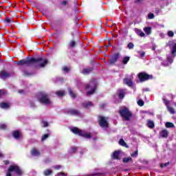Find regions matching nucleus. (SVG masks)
I'll use <instances>...</instances> for the list:
<instances>
[{"label": "nucleus", "instance_id": "13d9d810", "mask_svg": "<svg viewBox=\"0 0 176 176\" xmlns=\"http://www.w3.org/2000/svg\"><path fill=\"white\" fill-rule=\"evenodd\" d=\"M18 93H19L20 94H23V93H24V90L23 89L19 90Z\"/></svg>", "mask_w": 176, "mask_h": 176}, {"label": "nucleus", "instance_id": "dca6fc26", "mask_svg": "<svg viewBox=\"0 0 176 176\" xmlns=\"http://www.w3.org/2000/svg\"><path fill=\"white\" fill-rule=\"evenodd\" d=\"M92 71L93 67L85 68L82 69V74H83V75H89V74H90V72H92Z\"/></svg>", "mask_w": 176, "mask_h": 176}, {"label": "nucleus", "instance_id": "6e6d98bb", "mask_svg": "<svg viewBox=\"0 0 176 176\" xmlns=\"http://www.w3.org/2000/svg\"><path fill=\"white\" fill-rule=\"evenodd\" d=\"M30 107L31 108L35 107V104L34 102H30Z\"/></svg>", "mask_w": 176, "mask_h": 176}, {"label": "nucleus", "instance_id": "20e7f679", "mask_svg": "<svg viewBox=\"0 0 176 176\" xmlns=\"http://www.w3.org/2000/svg\"><path fill=\"white\" fill-rule=\"evenodd\" d=\"M118 113L124 120L129 122L131 117L133 116V113L129 110L127 108L124 107L118 111Z\"/></svg>", "mask_w": 176, "mask_h": 176}, {"label": "nucleus", "instance_id": "3c124183", "mask_svg": "<svg viewBox=\"0 0 176 176\" xmlns=\"http://www.w3.org/2000/svg\"><path fill=\"white\" fill-rule=\"evenodd\" d=\"M43 127H47L49 126V122H43Z\"/></svg>", "mask_w": 176, "mask_h": 176}, {"label": "nucleus", "instance_id": "f704fd0d", "mask_svg": "<svg viewBox=\"0 0 176 176\" xmlns=\"http://www.w3.org/2000/svg\"><path fill=\"white\" fill-rule=\"evenodd\" d=\"M62 71H63V72H66L67 74H68V72H69V68L67 66H64L62 68Z\"/></svg>", "mask_w": 176, "mask_h": 176}, {"label": "nucleus", "instance_id": "bb28decb", "mask_svg": "<svg viewBox=\"0 0 176 176\" xmlns=\"http://www.w3.org/2000/svg\"><path fill=\"white\" fill-rule=\"evenodd\" d=\"M65 94V91H57L56 92V95L58 97H63V96H64Z\"/></svg>", "mask_w": 176, "mask_h": 176}, {"label": "nucleus", "instance_id": "c03bdc74", "mask_svg": "<svg viewBox=\"0 0 176 176\" xmlns=\"http://www.w3.org/2000/svg\"><path fill=\"white\" fill-rule=\"evenodd\" d=\"M168 36H170V38H173V36H174V32L173 31H168Z\"/></svg>", "mask_w": 176, "mask_h": 176}, {"label": "nucleus", "instance_id": "c756f323", "mask_svg": "<svg viewBox=\"0 0 176 176\" xmlns=\"http://www.w3.org/2000/svg\"><path fill=\"white\" fill-rule=\"evenodd\" d=\"M52 174H53V171L51 170L47 169L44 171V175L45 176L52 175Z\"/></svg>", "mask_w": 176, "mask_h": 176}, {"label": "nucleus", "instance_id": "ea45409f", "mask_svg": "<svg viewBox=\"0 0 176 176\" xmlns=\"http://www.w3.org/2000/svg\"><path fill=\"white\" fill-rule=\"evenodd\" d=\"M76 151H78V148L76 146L71 147V153H76Z\"/></svg>", "mask_w": 176, "mask_h": 176}, {"label": "nucleus", "instance_id": "7c9ffc66", "mask_svg": "<svg viewBox=\"0 0 176 176\" xmlns=\"http://www.w3.org/2000/svg\"><path fill=\"white\" fill-rule=\"evenodd\" d=\"M167 109L169 111L170 113H173V115L174 113H175V111H174V108L170 106H167Z\"/></svg>", "mask_w": 176, "mask_h": 176}, {"label": "nucleus", "instance_id": "e2e57ef3", "mask_svg": "<svg viewBox=\"0 0 176 176\" xmlns=\"http://www.w3.org/2000/svg\"><path fill=\"white\" fill-rule=\"evenodd\" d=\"M138 1V2H141V1H142V0H137Z\"/></svg>", "mask_w": 176, "mask_h": 176}, {"label": "nucleus", "instance_id": "603ef678", "mask_svg": "<svg viewBox=\"0 0 176 176\" xmlns=\"http://www.w3.org/2000/svg\"><path fill=\"white\" fill-rule=\"evenodd\" d=\"M4 164H6V166H8V164H10V162L9 160H6L4 161Z\"/></svg>", "mask_w": 176, "mask_h": 176}, {"label": "nucleus", "instance_id": "9d476101", "mask_svg": "<svg viewBox=\"0 0 176 176\" xmlns=\"http://www.w3.org/2000/svg\"><path fill=\"white\" fill-rule=\"evenodd\" d=\"M120 57V54L119 53H116L114 54L112 56H111L109 59V64L110 65H113V64H115L118 60H119Z\"/></svg>", "mask_w": 176, "mask_h": 176}, {"label": "nucleus", "instance_id": "37998d69", "mask_svg": "<svg viewBox=\"0 0 176 176\" xmlns=\"http://www.w3.org/2000/svg\"><path fill=\"white\" fill-rule=\"evenodd\" d=\"M23 75L24 76H31V75H32V73L25 71L23 72Z\"/></svg>", "mask_w": 176, "mask_h": 176}, {"label": "nucleus", "instance_id": "423d86ee", "mask_svg": "<svg viewBox=\"0 0 176 176\" xmlns=\"http://www.w3.org/2000/svg\"><path fill=\"white\" fill-rule=\"evenodd\" d=\"M38 100L41 104H45L47 105L50 104V99L49 95L45 92H39L38 94Z\"/></svg>", "mask_w": 176, "mask_h": 176}, {"label": "nucleus", "instance_id": "f8f14e48", "mask_svg": "<svg viewBox=\"0 0 176 176\" xmlns=\"http://www.w3.org/2000/svg\"><path fill=\"white\" fill-rule=\"evenodd\" d=\"M160 136L162 138H167L168 137V131L167 129H164L160 132Z\"/></svg>", "mask_w": 176, "mask_h": 176}, {"label": "nucleus", "instance_id": "6ab92c4d", "mask_svg": "<svg viewBox=\"0 0 176 176\" xmlns=\"http://www.w3.org/2000/svg\"><path fill=\"white\" fill-rule=\"evenodd\" d=\"M67 90L72 98H76V94L74 93V91H72V89H71V87H68Z\"/></svg>", "mask_w": 176, "mask_h": 176}, {"label": "nucleus", "instance_id": "4d7b16f0", "mask_svg": "<svg viewBox=\"0 0 176 176\" xmlns=\"http://www.w3.org/2000/svg\"><path fill=\"white\" fill-rule=\"evenodd\" d=\"M5 21H6L7 23H10L11 20L9 18H6Z\"/></svg>", "mask_w": 176, "mask_h": 176}, {"label": "nucleus", "instance_id": "5fc2aeb1", "mask_svg": "<svg viewBox=\"0 0 176 176\" xmlns=\"http://www.w3.org/2000/svg\"><path fill=\"white\" fill-rule=\"evenodd\" d=\"M168 46L169 47H171V46H173V41H169L168 43Z\"/></svg>", "mask_w": 176, "mask_h": 176}, {"label": "nucleus", "instance_id": "ddd939ff", "mask_svg": "<svg viewBox=\"0 0 176 176\" xmlns=\"http://www.w3.org/2000/svg\"><path fill=\"white\" fill-rule=\"evenodd\" d=\"M120 154V151H116L113 153L112 159L113 160H120V157H119V155Z\"/></svg>", "mask_w": 176, "mask_h": 176}, {"label": "nucleus", "instance_id": "1a4fd4ad", "mask_svg": "<svg viewBox=\"0 0 176 176\" xmlns=\"http://www.w3.org/2000/svg\"><path fill=\"white\" fill-rule=\"evenodd\" d=\"M10 76H12V74L6 69H2L0 71V79H2V80H6V79H8Z\"/></svg>", "mask_w": 176, "mask_h": 176}, {"label": "nucleus", "instance_id": "c9c22d12", "mask_svg": "<svg viewBox=\"0 0 176 176\" xmlns=\"http://www.w3.org/2000/svg\"><path fill=\"white\" fill-rule=\"evenodd\" d=\"M138 104L139 105V107H144V100H142V99H140L138 101Z\"/></svg>", "mask_w": 176, "mask_h": 176}, {"label": "nucleus", "instance_id": "09e8293b", "mask_svg": "<svg viewBox=\"0 0 176 176\" xmlns=\"http://www.w3.org/2000/svg\"><path fill=\"white\" fill-rule=\"evenodd\" d=\"M67 3H68V1H63L61 3V5H63V6H67Z\"/></svg>", "mask_w": 176, "mask_h": 176}, {"label": "nucleus", "instance_id": "cd10ccee", "mask_svg": "<svg viewBox=\"0 0 176 176\" xmlns=\"http://www.w3.org/2000/svg\"><path fill=\"white\" fill-rule=\"evenodd\" d=\"M147 126L149 129H153L155 127V123L152 120H148L147 122Z\"/></svg>", "mask_w": 176, "mask_h": 176}, {"label": "nucleus", "instance_id": "2f4dec72", "mask_svg": "<svg viewBox=\"0 0 176 176\" xmlns=\"http://www.w3.org/2000/svg\"><path fill=\"white\" fill-rule=\"evenodd\" d=\"M47 138H49V134L43 135L41 137V142H43V141H45V140H47Z\"/></svg>", "mask_w": 176, "mask_h": 176}, {"label": "nucleus", "instance_id": "72a5a7b5", "mask_svg": "<svg viewBox=\"0 0 176 176\" xmlns=\"http://www.w3.org/2000/svg\"><path fill=\"white\" fill-rule=\"evenodd\" d=\"M127 47H128V49L131 50L134 49V44L133 43H129V44L127 45Z\"/></svg>", "mask_w": 176, "mask_h": 176}, {"label": "nucleus", "instance_id": "bf43d9fd", "mask_svg": "<svg viewBox=\"0 0 176 176\" xmlns=\"http://www.w3.org/2000/svg\"><path fill=\"white\" fill-rule=\"evenodd\" d=\"M160 10H156V11H155V13H157V14L160 13Z\"/></svg>", "mask_w": 176, "mask_h": 176}, {"label": "nucleus", "instance_id": "052dcab7", "mask_svg": "<svg viewBox=\"0 0 176 176\" xmlns=\"http://www.w3.org/2000/svg\"><path fill=\"white\" fill-rule=\"evenodd\" d=\"M3 156L2 153H0V157H2Z\"/></svg>", "mask_w": 176, "mask_h": 176}, {"label": "nucleus", "instance_id": "a878e982", "mask_svg": "<svg viewBox=\"0 0 176 176\" xmlns=\"http://www.w3.org/2000/svg\"><path fill=\"white\" fill-rule=\"evenodd\" d=\"M129 61H130V57L129 56H124L122 59V64L124 65H126V64H127V63H129Z\"/></svg>", "mask_w": 176, "mask_h": 176}, {"label": "nucleus", "instance_id": "7ed1b4c3", "mask_svg": "<svg viewBox=\"0 0 176 176\" xmlns=\"http://www.w3.org/2000/svg\"><path fill=\"white\" fill-rule=\"evenodd\" d=\"M89 89L90 90L87 92V96H91V94L96 93V90H97V81H96V79H91L89 83L85 85V90H89Z\"/></svg>", "mask_w": 176, "mask_h": 176}, {"label": "nucleus", "instance_id": "412c9836", "mask_svg": "<svg viewBox=\"0 0 176 176\" xmlns=\"http://www.w3.org/2000/svg\"><path fill=\"white\" fill-rule=\"evenodd\" d=\"M31 155L32 156H39L41 155V153L39 151L36 150V148H33L31 151Z\"/></svg>", "mask_w": 176, "mask_h": 176}, {"label": "nucleus", "instance_id": "aec40b11", "mask_svg": "<svg viewBox=\"0 0 176 176\" xmlns=\"http://www.w3.org/2000/svg\"><path fill=\"white\" fill-rule=\"evenodd\" d=\"M0 107L3 109H8V108H9V107H10V104L8 102H1L0 103Z\"/></svg>", "mask_w": 176, "mask_h": 176}, {"label": "nucleus", "instance_id": "6e6552de", "mask_svg": "<svg viewBox=\"0 0 176 176\" xmlns=\"http://www.w3.org/2000/svg\"><path fill=\"white\" fill-rule=\"evenodd\" d=\"M98 122L100 127H102V129H104V127L108 128L109 126V124L108 123V118L107 117L99 116L98 117Z\"/></svg>", "mask_w": 176, "mask_h": 176}, {"label": "nucleus", "instance_id": "0eeeda50", "mask_svg": "<svg viewBox=\"0 0 176 176\" xmlns=\"http://www.w3.org/2000/svg\"><path fill=\"white\" fill-rule=\"evenodd\" d=\"M138 78L140 80V82H142L153 79V76L152 74H148L146 72H140L138 74Z\"/></svg>", "mask_w": 176, "mask_h": 176}, {"label": "nucleus", "instance_id": "a211bd4d", "mask_svg": "<svg viewBox=\"0 0 176 176\" xmlns=\"http://www.w3.org/2000/svg\"><path fill=\"white\" fill-rule=\"evenodd\" d=\"M144 31L146 35H151L152 34V28L146 27L144 28Z\"/></svg>", "mask_w": 176, "mask_h": 176}, {"label": "nucleus", "instance_id": "f3484780", "mask_svg": "<svg viewBox=\"0 0 176 176\" xmlns=\"http://www.w3.org/2000/svg\"><path fill=\"white\" fill-rule=\"evenodd\" d=\"M12 137H14V138H15V140H20V131H14L12 133Z\"/></svg>", "mask_w": 176, "mask_h": 176}, {"label": "nucleus", "instance_id": "5701e85b", "mask_svg": "<svg viewBox=\"0 0 176 176\" xmlns=\"http://www.w3.org/2000/svg\"><path fill=\"white\" fill-rule=\"evenodd\" d=\"M135 32H136L137 35H139V36H141L142 38H144V36H145V33L142 32L141 30H140V29H136Z\"/></svg>", "mask_w": 176, "mask_h": 176}, {"label": "nucleus", "instance_id": "2eb2a0df", "mask_svg": "<svg viewBox=\"0 0 176 176\" xmlns=\"http://www.w3.org/2000/svg\"><path fill=\"white\" fill-rule=\"evenodd\" d=\"M93 102H82V106L85 108V109H89V107H94Z\"/></svg>", "mask_w": 176, "mask_h": 176}, {"label": "nucleus", "instance_id": "a18cd8bd", "mask_svg": "<svg viewBox=\"0 0 176 176\" xmlns=\"http://www.w3.org/2000/svg\"><path fill=\"white\" fill-rule=\"evenodd\" d=\"M6 124H3L0 125V130H6Z\"/></svg>", "mask_w": 176, "mask_h": 176}, {"label": "nucleus", "instance_id": "864d4df0", "mask_svg": "<svg viewBox=\"0 0 176 176\" xmlns=\"http://www.w3.org/2000/svg\"><path fill=\"white\" fill-rule=\"evenodd\" d=\"M140 57H145V52H142L140 53Z\"/></svg>", "mask_w": 176, "mask_h": 176}, {"label": "nucleus", "instance_id": "49530a36", "mask_svg": "<svg viewBox=\"0 0 176 176\" xmlns=\"http://www.w3.org/2000/svg\"><path fill=\"white\" fill-rule=\"evenodd\" d=\"M56 175L57 176H67V175L64 172H60V173H57Z\"/></svg>", "mask_w": 176, "mask_h": 176}, {"label": "nucleus", "instance_id": "4468645a", "mask_svg": "<svg viewBox=\"0 0 176 176\" xmlns=\"http://www.w3.org/2000/svg\"><path fill=\"white\" fill-rule=\"evenodd\" d=\"M124 82L129 87H133V86H134V82L129 78H124Z\"/></svg>", "mask_w": 176, "mask_h": 176}, {"label": "nucleus", "instance_id": "4be33fe9", "mask_svg": "<svg viewBox=\"0 0 176 176\" xmlns=\"http://www.w3.org/2000/svg\"><path fill=\"white\" fill-rule=\"evenodd\" d=\"M126 94V93H124V90L123 89H120L119 91V93H118V98L122 100L123 98H124V95Z\"/></svg>", "mask_w": 176, "mask_h": 176}, {"label": "nucleus", "instance_id": "8fccbe9b", "mask_svg": "<svg viewBox=\"0 0 176 176\" xmlns=\"http://www.w3.org/2000/svg\"><path fill=\"white\" fill-rule=\"evenodd\" d=\"M54 168L55 170H60V168H61V166H60V165H56V166H55L54 167Z\"/></svg>", "mask_w": 176, "mask_h": 176}, {"label": "nucleus", "instance_id": "79ce46f5", "mask_svg": "<svg viewBox=\"0 0 176 176\" xmlns=\"http://www.w3.org/2000/svg\"><path fill=\"white\" fill-rule=\"evenodd\" d=\"M176 53V43L173 44V50H172V54H175Z\"/></svg>", "mask_w": 176, "mask_h": 176}, {"label": "nucleus", "instance_id": "f03ea898", "mask_svg": "<svg viewBox=\"0 0 176 176\" xmlns=\"http://www.w3.org/2000/svg\"><path fill=\"white\" fill-rule=\"evenodd\" d=\"M71 131L73 132L76 135H79L80 137H83L87 140H90L91 138V133L87 132L85 130H81L76 126L73 127L71 129Z\"/></svg>", "mask_w": 176, "mask_h": 176}, {"label": "nucleus", "instance_id": "f257e3e1", "mask_svg": "<svg viewBox=\"0 0 176 176\" xmlns=\"http://www.w3.org/2000/svg\"><path fill=\"white\" fill-rule=\"evenodd\" d=\"M17 65H27L30 67L31 64H38L40 68H45L47 64H49V60L47 58H43V57L34 58V57H26L25 58L18 60L16 63Z\"/></svg>", "mask_w": 176, "mask_h": 176}, {"label": "nucleus", "instance_id": "680f3d73", "mask_svg": "<svg viewBox=\"0 0 176 176\" xmlns=\"http://www.w3.org/2000/svg\"><path fill=\"white\" fill-rule=\"evenodd\" d=\"M100 108H104V104H102V105H100Z\"/></svg>", "mask_w": 176, "mask_h": 176}, {"label": "nucleus", "instance_id": "58836bf2", "mask_svg": "<svg viewBox=\"0 0 176 176\" xmlns=\"http://www.w3.org/2000/svg\"><path fill=\"white\" fill-rule=\"evenodd\" d=\"M148 19H149V20H152V19H155V14H153V13H149L148 14Z\"/></svg>", "mask_w": 176, "mask_h": 176}, {"label": "nucleus", "instance_id": "b1692460", "mask_svg": "<svg viewBox=\"0 0 176 176\" xmlns=\"http://www.w3.org/2000/svg\"><path fill=\"white\" fill-rule=\"evenodd\" d=\"M165 126L166 127H167V129H171V128L175 127V125H174V123L170 122H166Z\"/></svg>", "mask_w": 176, "mask_h": 176}, {"label": "nucleus", "instance_id": "4c0bfd02", "mask_svg": "<svg viewBox=\"0 0 176 176\" xmlns=\"http://www.w3.org/2000/svg\"><path fill=\"white\" fill-rule=\"evenodd\" d=\"M131 157H137L138 156V150L131 154Z\"/></svg>", "mask_w": 176, "mask_h": 176}, {"label": "nucleus", "instance_id": "69168bd1", "mask_svg": "<svg viewBox=\"0 0 176 176\" xmlns=\"http://www.w3.org/2000/svg\"><path fill=\"white\" fill-rule=\"evenodd\" d=\"M175 107H176V103L175 104Z\"/></svg>", "mask_w": 176, "mask_h": 176}, {"label": "nucleus", "instance_id": "9b49d317", "mask_svg": "<svg viewBox=\"0 0 176 176\" xmlns=\"http://www.w3.org/2000/svg\"><path fill=\"white\" fill-rule=\"evenodd\" d=\"M67 113L72 115V116H79L80 115V111L75 109H71L67 110Z\"/></svg>", "mask_w": 176, "mask_h": 176}, {"label": "nucleus", "instance_id": "e433bc0d", "mask_svg": "<svg viewBox=\"0 0 176 176\" xmlns=\"http://www.w3.org/2000/svg\"><path fill=\"white\" fill-rule=\"evenodd\" d=\"M2 96H6V90L0 89V97H2Z\"/></svg>", "mask_w": 176, "mask_h": 176}, {"label": "nucleus", "instance_id": "393cba45", "mask_svg": "<svg viewBox=\"0 0 176 176\" xmlns=\"http://www.w3.org/2000/svg\"><path fill=\"white\" fill-rule=\"evenodd\" d=\"M119 144H120V145H121V146H124L125 148H129V145H127V144H126V142H124V140L123 139L120 140Z\"/></svg>", "mask_w": 176, "mask_h": 176}, {"label": "nucleus", "instance_id": "a19ab883", "mask_svg": "<svg viewBox=\"0 0 176 176\" xmlns=\"http://www.w3.org/2000/svg\"><path fill=\"white\" fill-rule=\"evenodd\" d=\"M170 164V162H166L164 164H160V167L161 168H164V167H167V166H168Z\"/></svg>", "mask_w": 176, "mask_h": 176}, {"label": "nucleus", "instance_id": "c85d7f7f", "mask_svg": "<svg viewBox=\"0 0 176 176\" xmlns=\"http://www.w3.org/2000/svg\"><path fill=\"white\" fill-rule=\"evenodd\" d=\"M123 163H129V162H133V158L131 157H124L122 160Z\"/></svg>", "mask_w": 176, "mask_h": 176}, {"label": "nucleus", "instance_id": "0e129e2a", "mask_svg": "<svg viewBox=\"0 0 176 176\" xmlns=\"http://www.w3.org/2000/svg\"><path fill=\"white\" fill-rule=\"evenodd\" d=\"M55 31H58V30H57V29H55Z\"/></svg>", "mask_w": 176, "mask_h": 176}, {"label": "nucleus", "instance_id": "473e14b6", "mask_svg": "<svg viewBox=\"0 0 176 176\" xmlns=\"http://www.w3.org/2000/svg\"><path fill=\"white\" fill-rule=\"evenodd\" d=\"M69 46L70 47H75L76 46V42L74 40L71 41L69 43Z\"/></svg>", "mask_w": 176, "mask_h": 176}, {"label": "nucleus", "instance_id": "39448f33", "mask_svg": "<svg viewBox=\"0 0 176 176\" xmlns=\"http://www.w3.org/2000/svg\"><path fill=\"white\" fill-rule=\"evenodd\" d=\"M14 172L16 175H23V170L20 169V167L16 164L10 165L8 169L6 176H12V173Z\"/></svg>", "mask_w": 176, "mask_h": 176}, {"label": "nucleus", "instance_id": "de8ad7c7", "mask_svg": "<svg viewBox=\"0 0 176 176\" xmlns=\"http://www.w3.org/2000/svg\"><path fill=\"white\" fill-rule=\"evenodd\" d=\"M164 104H165V105H166V107H168V104H170V101H168V100L164 99Z\"/></svg>", "mask_w": 176, "mask_h": 176}]
</instances>
